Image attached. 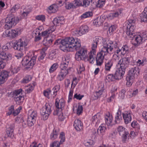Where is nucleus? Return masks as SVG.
<instances>
[{"instance_id": "54", "label": "nucleus", "mask_w": 147, "mask_h": 147, "mask_svg": "<svg viewBox=\"0 0 147 147\" xmlns=\"http://www.w3.org/2000/svg\"><path fill=\"white\" fill-rule=\"evenodd\" d=\"M135 132L134 131L131 132L129 136L131 138H133L138 135V133L139 131H137V130H135Z\"/></svg>"}, {"instance_id": "18", "label": "nucleus", "mask_w": 147, "mask_h": 147, "mask_svg": "<svg viewBox=\"0 0 147 147\" xmlns=\"http://www.w3.org/2000/svg\"><path fill=\"white\" fill-rule=\"evenodd\" d=\"M123 115L124 122L126 124H128L130 122L131 119V113L129 112L123 113Z\"/></svg>"}, {"instance_id": "4", "label": "nucleus", "mask_w": 147, "mask_h": 147, "mask_svg": "<svg viewBox=\"0 0 147 147\" xmlns=\"http://www.w3.org/2000/svg\"><path fill=\"white\" fill-rule=\"evenodd\" d=\"M19 20L18 17H15L12 14L8 15L5 20V22L7 24L4 26L5 28L7 30L15 26Z\"/></svg>"}, {"instance_id": "19", "label": "nucleus", "mask_w": 147, "mask_h": 147, "mask_svg": "<svg viewBox=\"0 0 147 147\" xmlns=\"http://www.w3.org/2000/svg\"><path fill=\"white\" fill-rule=\"evenodd\" d=\"M139 72L138 68V67H135L129 70L128 74L135 77V76H137L139 74Z\"/></svg>"}, {"instance_id": "58", "label": "nucleus", "mask_w": 147, "mask_h": 147, "mask_svg": "<svg viewBox=\"0 0 147 147\" xmlns=\"http://www.w3.org/2000/svg\"><path fill=\"white\" fill-rule=\"evenodd\" d=\"M65 7L67 9H69L71 8H74V7H75L76 6L75 5H74L73 3H69L67 4H66Z\"/></svg>"}, {"instance_id": "28", "label": "nucleus", "mask_w": 147, "mask_h": 147, "mask_svg": "<svg viewBox=\"0 0 147 147\" xmlns=\"http://www.w3.org/2000/svg\"><path fill=\"white\" fill-rule=\"evenodd\" d=\"M119 12L120 13H119L117 12L113 13H110L107 16V18L109 20H112L115 18L117 17L121 13V11H120Z\"/></svg>"}, {"instance_id": "10", "label": "nucleus", "mask_w": 147, "mask_h": 147, "mask_svg": "<svg viewBox=\"0 0 147 147\" xmlns=\"http://www.w3.org/2000/svg\"><path fill=\"white\" fill-rule=\"evenodd\" d=\"M136 26L135 25L129 24L127 26L126 34L129 38H132L131 39L133 40V38L135 37V30Z\"/></svg>"}, {"instance_id": "52", "label": "nucleus", "mask_w": 147, "mask_h": 147, "mask_svg": "<svg viewBox=\"0 0 147 147\" xmlns=\"http://www.w3.org/2000/svg\"><path fill=\"white\" fill-rule=\"evenodd\" d=\"M50 34V32L47 30L42 32V36L45 37L46 38L48 37Z\"/></svg>"}, {"instance_id": "7", "label": "nucleus", "mask_w": 147, "mask_h": 147, "mask_svg": "<svg viewBox=\"0 0 147 147\" xmlns=\"http://www.w3.org/2000/svg\"><path fill=\"white\" fill-rule=\"evenodd\" d=\"M55 105L57 108L54 110L53 114L54 115H58L65 106V103L63 99L59 100L57 98L56 100Z\"/></svg>"}, {"instance_id": "49", "label": "nucleus", "mask_w": 147, "mask_h": 147, "mask_svg": "<svg viewBox=\"0 0 147 147\" xmlns=\"http://www.w3.org/2000/svg\"><path fill=\"white\" fill-rule=\"evenodd\" d=\"M84 143L86 146L88 147H90L93 144V141L92 140H90L88 141H84Z\"/></svg>"}, {"instance_id": "44", "label": "nucleus", "mask_w": 147, "mask_h": 147, "mask_svg": "<svg viewBox=\"0 0 147 147\" xmlns=\"http://www.w3.org/2000/svg\"><path fill=\"white\" fill-rule=\"evenodd\" d=\"M83 1V0H75L74 4L76 7L82 6Z\"/></svg>"}, {"instance_id": "48", "label": "nucleus", "mask_w": 147, "mask_h": 147, "mask_svg": "<svg viewBox=\"0 0 147 147\" xmlns=\"http://www.w3.org/2000/svg\"><path fill=\"white\" fill-rule=\"evenodd\" d=\"M41 114L42 115V118L44 120H47L50 114L47 113V112L44 113V112L41 111Z\"/></svg>"}, {"instance_id": "43", "label": "nucleus", "mask_w": 147, "mask_h": 147, "mask_svg": "<svg viewBox=\"0 0 147 147\" xmlns=\"http://www.w3.org/2000/svg\"><path fill=\"white\" fill-rule=\"evenodd\" d=\"M49 9L50 10L52 11L53 12H55L58 9L57 6L56 5H51Z\"/></svg>"}, {"instance_id": "32", "label": "nucleus", "mask_w": 147, "mask_h": 147, "mask_svg": "<svg viewBox=\"0 0 147 147\" xmlns=\"http://www.w3.org/2000/svg\"><path fill=\"white\" fill-rule=\"evenodd\" d=\"M112 116H110L109 114V116L106 115L105 117L106 124L108 125H110L112 122Z\"/></svg>"}, {"instance_id": "14", "label": "nucleus", "mask_w": 147, "mask_h": 147, "mask_svg": "<svg viewBox=\"0 0 147 147\" xmlns=\"http://www.w3.org/2000/svg\"><path fill=\"white\" fill-rule=\"evenodd\" d=\"M128 50L129 48L126 45L122 47L121 49L117 50L116 52L117 54H114L113 55V57H115V59H117L118 58L119 55L118 53L119 52H121V54L123 55H124L125 53L126 52L128 51Z\"/></svg>"}, {"instance_id": "35", "label": "nucleus", "mask_w": 147, "mask_h": 147, "mask_svg": "<svg viewBox=\"0 0 147 147\" xmlns=\"http://www.w3.org/2000/svg\"><path fill=\"white\" fill-rule=\"evenodd\" d=\"M96 53H93L92 51H91L89 53V56L87 60L90 63H93V61L94 60V56L95 55Z\"/></svg>"}, {"instance_id": "47", "label": "nucleus", "mask_w": 147, "mask_h": 147, "mask_svg": "<svg viewBox=\"0 0 147 147\" xmlns=\"http://www.w3.org/2000/svg\"><path fill=\"white\" fill-rule=\"evenodd\" d=\"M90 1L92 3V0H83L82 6L85 7L88 6L90 4Z\"/></svg>"}, {"instance_id": "8", "label": "nucleus", "mask_w": 147, "mask_h": 147, "mask_svg": "<svg viewBox=\"0 0 147 147\" xmlns=\"http://www.w3.org/2000/svg\"><path fill=\"white\" fill-rule=\"evenodd\" d=\"M27 45V43L23 40L20 39L15 42L13 48L15 50L21 51L22 50L23 47Z\"/></svg>"}, {"instance_id": "55", "label": "nucleus", "mask_w": 147, "mask_h": 147, "mask_svg": "<svg viewBox=\"0 0 147 147\" xmlns=\"http://www.w3.org/2000/svg\"><path fill=\"white\" fill-rule=\"evenodd\" d=\"M84 96L83 95H81L80 94H78L76 93L74 96V98H76L77 99L80 100Z\"/></svg>"}, {"instance_id": "26", "label": "nucleus", "mask_w": 147, "mask_h": 147, "mask_svg": "<svg viewBox=\"0 0 147 147\" xmlns=\"http://www.w3.org/2000/svg\"><path fill=\"white\" fill-rule=\"evenodd\" d=\"M68 74L66 70H62L61 71L57 76V79L60 81H61Z\"/></svg>"}, {"instance_id": "39", "label": "nucleus", "mask_w": 147, "mask_h": 147, "mask_svg": "<svg viewBox=\"0 0 147 147\" xmlns=\"http://www.w3.org/2000/svg\"><path fill=\"white\" fill-rule=\"evenodd\" d=\"M131 126L133 128H135V130H137V131H139L140 128L139 125L136 121H134L132 122Z\"/></svg>"}, {"instance_id": "9", "label": "nucleus", "mask_w": 147, "mask_h": 147, "mask_svg": "<svg viewBox=\"0 0 147 147\" xmlns=\"http://www.w3.org/2000/svg\"><path fill=\"white\" fill-rule=\"evenodd\" d=\"M136 26L135 25L129 24L127 26L126 34L129 38H132L131 39L133 40V38L135 37V30Z\"/></svg>"}, {"instance_id": "64", "label": "nucleus", "mask_w": 147, "mask_h": 147, "mask_svg": "<svg viewBox=\"0 0 147 147\" xmlns=\"http://www.w3.org/2000/svg\"><path fill=\"white\" fill-rule=\"evenodd\" d=\"M113 79L114 75L113 74L109 75L106 78V79L109 81H113Z\"/></svg>"}, {"instance_id": "24", "label": "nucleus", "mask_w": 147, "mask_h": 147, "mask_svg": "<svg viewBox=\"0 0 147 147\" xmlns=\"http://www.w3.org/2000/svg\"><path fill=\"white\" fill-rule=\"evenodd\" d=\"M67 63L65 62H64V63H61L60 64V67L61 69V71L62 70H66L67 72V73H68L67 67L69 60L67 59Z\"/></svg>"}, {"instance_id": "45", "label": "nucleus", "mask_w": 147, "mask_h": 147, "mask_svg": "<svg viewBox=\"0 0 147 147\" xmlns=\"http://www.w3.org/2000/svg\"><path fill=\"white\" fill-rule=\"evenodd\" d=\"M58 134V133L56 131V130L53 131L51 135V139L52 140H54L56 139Z\"/></svg>"}, {"instance_id": "36", "label": "nucleus", "mask_w": 147, "mask_h": 147, "mask_svg": "<svg viewBox=\"0 0 147 147\" xmlns=\"http://www.w3.org/2000/svg\"><path fill=\"white\" fill-rule=\"evenodd\" d=\"M76 59L78 61H79L81 60H85L86 57H84L80 53H79L77 51L75 55V57Z\"/></svg>"}, {"instance_id": "1", "label": "nucleus", "mask_w": 147, "mask_h": 147, "mask_svg": "<svg viewBox=\"0 0 147 147\" xmlns=\"http://www.w3.org/2000/svg\"><path fill=\"white\" fill-rule=\"evenodd\" d=\"M117 44L107 40L103 42V47L100 51L97 54L96 60L97 65L100 66L103 62L104 56L108 53L111 54L115 52L114 49L117 47Z\"/></svg>"}, {"instance_id": "17", "label": "nucleus", "mask_w": 147, "mask_h": 147, "mask_svg": "<svg viewBox=\"0 0 147 147\" xmlns=\"http://www.w3.org/2000/svg\"><path fill=\"white\" fill-rule=\"evenodd\" d=\"M14 127V124L12 123L10 125L9 127L7 128L6 133L8 136L11 138L14 137L13 128Z\"/></svg>"}, {"instance_id": "60", "label": "nucleus", "mask_w": 147, "mask_h": 147, "mask_svg": "<svg viewBox=\"0 0 147 147\" xmlns=\"http://www.w3.org/2000/svg\"><path fill=\"white\" fill-rule=\"evenodd\" d=\"M45 40L46 41V45L49 46L52 43L53 41V40H52L51 39H49L48 38H46L45 39L44 42L45 41Z\"/></svg>"}, {"instance_id": "16", "label": "nucleus", "mask_w": 147, "mask_h": 147, "mask_svg": "<svg viewBox=\"0 0 147 147\" xmlns=\"http://www.w3.org/2000/svg\"><path fill=\"white\" fill-rule=\"evenodd\" d=\"M74 126L77 131H80L83 130V124L80 120H75L74 121Z\"/></svg>"}, {"instance_id": "62", "label": "nucleus", "mask_w": 147, "mask_h": 147, "mask_svg": "<svg viewBox=\"0 0 147 147\" xmlns=\"http://www.w3.org/2000/svg\"><path fill=\"white\" fill-rule=\"evenodd\" d=\"M83 110V108L82 106L79 105L77 109V114L80 115L82 113Z\"/></svg>"}, {"instance_id": "22", "label": "nucleus", "mask_w": 147, "mask_h": 147, "mask_svg": "<svg viewBox=\"0 0 147 147\" xmlns=\"http://www.w3.org/2000/svg\"><path fill=\"white\" fill-rule=\"evenodd\" d=\"M134 78V77L133 76L128 74L126 77V80L127 81L126 85L128 86H131L133 82Z\"/></svg>"}, {"instance_id": "46", "label": "nucleus", "mask_w": 147, "mask_h": 147, "mask_svg": "<svg viewBox=\"0 0 147 147\" xmlns=\"http://www.w3.org/2000/svg\"><path fill=\"white\" fill-rule=\"evenodd\" d=\"M36 19L38 20L43 22L45 21V18L44 15H40L37 16L36 17Z\"/></svg>"}, {"instance_id": "34", "label": "nucleus", "mask_w": 147, "mask_h": 147, "mask_svg": "<svg viewBox=\"0 0 147 147\" xmlns=\"http://www.w3.org/2000/svg\"><path fill=\"white\" fill-rule=\"evenodd\" d=\"M121 112L119 111H118L117 113V115L115 117V121L116 123H119L120 121L122 120V117L121 116Z\"/></svg>"}, {"instance_id": "29", "label": "nucleus", "mask_w": 147, "mask_h": 147, "mask_svg": "<svg viewBox=\"0 0 147 147\" xmlns=\"http://www.w3.org/2000/svg\"><path fill=\"white\" fill-rule=\"evenodd\" d=\"M42 111L50 114L51 111L50 106L49 104H46L45 106L42 108Z\"/></svg>"}, {"instance_id": "2", "label": "nucleus", "mask_w": 147, "mask_h": 147, "mask_svg": "<svg viewBox=\"0 0 147 147\" xmlns=\"http://www.w3.org/2000/svg\"><path fill=\"white\" fill-rule=\"evenodd\" d=\"M130 59L128 57H125L121 59L117 65L118 68L115 72L113 73L114 78L116 80L121 79L124 75L126 68L128 67Z\"/></svg>"}, {"instance_id": "37", "label": "nucleus", "mask_w": 147, "mask_h": 147, "mask_svg": "<svg viewBox=\"0 0 147 147\" xmlns=\"http://www.w3.org/2000/svg\"><path fill=\"white\" fill-rule=\"evenodd\" d=\"M59 47L60 49L63 51H67L70 49L69 47H68L67 45L65 44H64L63 41L62 42V43L60 46Z\"/></svg>"}, {"instance_id": "33", "label": "nucleus", "mask_w": 147, "mask_h": 147, "mask_svg": "<svg viewBox=\"0 0 147 147\" xmlns=\"http://www.w3.org/2000/svg\"><path fill=\"white\" fill-rule=\"evenodd\" d=\"M106 129V127L100 126L97 130V133L99 135H103Z\"/></svg>"}, {"instance_id": "61", "label": "nucleus", "mask_w": 147, "mask_h": 147, "mask_svg": "<svg viewBox=\"0 0 147 147\" xmlns=\"http://www.w3.org/2000/svg\"><path fill=\"white\" fill-rule=\"evenodd\" d=\"M14 107L13 106H11L9 108V112L7 113V115H9L12 113L13 114V111H14Z\"/></svg>"}, {"instance_id": "42", "label": "nucleus", "mask_w": 147, "mask_h": 147, "mask_svg": "<svg viewBox=\"0 0 147 147\" xmlns=\"http://www.w3.org/2000/svg\"><path fill=\"white\" fill-rule=\"evenodd\" d=\"M19 70V68L13 66H11L10 68V71L11 73L13 74L17 73Z\"/></svg>"}, {"instance_id": "53", "label": "nucleus", "mask_w": 147, "mask_h": 147, "mask_svg": "<svg viewBox=\"0 0 147 147\" xmlns=\"http://www.w3.org/2000/svg\"><path fill=\"white\" fill-rule=\"evenodd\" d=\"M22 91V89H20L18 90H16L14 91L13 93V97H14L15 96H19L20 95V94L21 93Z\"/></svg>"}, {"instance_id": "3", "label": "nucleus", "mask_w": 147, "mask_h": 147, "mask_svg": "<svg viewBox=\"0 0 147 147\" xmlns=\"http://www.w3.org/2000/svg\"><path fill=\"white\" fill-rule=\"evenodd\" d=\"M64 44L67 45L69 48L78 50L81 46L80 42L78 38L74 39L73 37H69L62 40Z\"/></svg>"}, {"instance_id": "41", "label": "nucleus", "mask_w": 147, "mask_h": 147, "mask_svg": "<svg viewBox=\"0 0 147 147\" xmlns=\"http://www.w3.org/2000/svg\"><path fill=\"white\" fill-rule=\"evenodd\" d=\"M92 16V12H88L84 13L81 16V19L85 18L90 17Z\"/></svg>"}, {"instance_id": "23", "label": "nucleus", "mask_w": 147, "mask_h": 147, "mask_svg": "<svg viewBox=\"0 0 147 147\" xmlns=\"http://www.w3.org/2000/svg\"><path fill=\"white\" fill-rule=\"evenodd\" d=\"M141 21L147 22V7H146L144 11L141 14Z\"/></svg>"}, {"instance_id": "50", "label": "nucleus", "mask_w": 147, "mask_h": 147, "mask_svg": "<svg viewBox=\"0 0 147 147\" xmlns=\"http://www.w3.org/2000/svg\"><path fill=\"white\" fill-rule=\"evenodd\" d=\"M32 79L31 77L30 76H26L23 80L22 82L23 83H26L30 81Z\"/></svg>"}, {"instance_id": "13", "label": "nucleus", "mask_w": 147, "mask_h": 147, "mask_svg": "<svg viewBox=\"0 0 147 147\" xmlns=\"http://www.w3.org/2000/svg\"><path fill=\"white\" fill-rule=\"evenodd\" d=\"M8 76V73L7 71L3 70L1 72L0 74V85L5 83Z\"/></svg>"}, {"instance_id": "12", "label": "nucleus", "mask_w": 147, "mask_h": 147, "mask_svg": "<svg viewBox=\"0 0 147 147\" xmlns=\"http://www.w3.org/2000/svg\"><path fill=\"white\" fill-rule=\"evenodd\" d=\"M59 138L61 139L59 142L57 141L53 142L50 144V147H60V145L64 142L65 140L64 133L61 132V133Z\"/></svg>"}, {"instance_id": "6", "label": "nucleus", "mask_w": 147, "mask_h": 147, "mask_svg": "<svg viewBox=\"0 0 147 147\" xmlns=\"http://www.w3.org/2000/svg\"><path fill=\"white\" fill-rule=\"evenodd\" d=\"M11 55L8 53L4 52L2 48L0 43V69L3 68L5 66V63L2 60H8L11 58Z\"/></svg>"}, {"instance_id": "15", "label": "nucleus", "mask_w": 147, "mask_h": 147, "mask_svg": "<svg viewBox=\"0 0 147 147\" xmlns=\"http://www.w3.org/2000/svg\"><path fill=\"white\" fill-rule=\"evenodd\" d=\"M88 27L86 26H81L78 30H76L75 34L80 35L84 34L88 32Z\"/></svg>"}, {"instance_id": "11", "label": "nucleus", "mask_w": 147, "mask_h": 147, "mask_svg": "<svg viewBox=\"0 0 147 147\" xmlns=\"http://www.w3.org/2000/svg\"><path fill=\"white\" fill-rule=\"evenodd\" d=\"M5 33L7 36L13 38L17 36L18 34L20 33V30L18 28L11 30L10 31H6Z\"/></svg>"}, {"instance_id": "51", "label": "nucleus", "mask_w": 147, "mask_h": 147, "mask_svg": "<svg viewBox=\"0 0 147 147\" xmlns=\"http://www.w3.org/2000/svg\"><path fill=\"white\" fill-rule=\"evenodd\" d=\"M20 6L19 5H16L15 7H13L10 10V11L11 13L14 12L20 8Z\"/></svg>"}, {"instance_id": "40", "label": "nucleus", "mask_w": 147, "mask_h": 147, "mask_svg": "<svg viewBox=\"0 0 147 147\" xmlns=\"http://www.w3.org/2000/svg\"><path fill=\"white\" fill-rule=\"evenodd\" d=\"M104 19L105 18L103 16L102 17V18L101 17L100 18H97V19L94 20L96 25L98 26L100 25L103 22Z\"/></svg>"}, {"instance_id": "25", "label": "nucleus", "mask_w": 147, "mask_h": 147, "mask_svg": "<svg viewBox=\"0 0 147 147\" xmlns=\"http://www.w3.org/2000/svg\"><path fill=\"white\" fill-rule=\"evenodd\" d=\"M101 114L100 113H98L92 117V121L93 123L98 124L100 122V118Z\"/></svg>"}, {"instance_id": "21", "label": "nucleus", "mask_w": 147, "mask_h": 147, "mask_svg": "<svg viewBox=\"0 0 147 147\" xmlns=\"http://www.w3.org/2000/svg\"><path fill=\"white\" fill-rule=\"evenodd\" d=\"M99 39L98 38H94L93 39V42L92 45L91 51H92L93 53H96V50L97 47L98 43L99 42Z\"/></svg>"}, {"instance_id": "59", "label": "nucleus", "mask_w": 147, "mask_h": 147, "mask_svg": "<svg viewBox=\"0 0 147 147\" xmlns=\"http://www.w3.org/2000/svg\"><path fill=\"white\" fill-rule=\"evenodd\" d=\"M141 36H142V39L144 42L147 39V32H143L142 34H141Z\"/></svg>"}, {"instance_id": "57", "label": "nucleus", "mask_w": 147, "mask_h": 147, "mask_svg": "<svg viewBox=\"0 0 147 147\" xmlns=\"http://www.w3.org/2000/svg\"><path fill=\"white\" fill-rule=\"evenodd\" d=\"M56 63H54L51 67L49 69V72L50 73L53 72L57 68Z\"/></svg>"}, {"instance_id": "63", "label": "nucleus", "mask_w": 147, "mask_h": 147, "mask_svg": "<svg viewBox=\"0 0 147 147\" xmlns=\"http://www.w3.org/2000/svg\"><path fill=\"white\" fill-rule=\"evenodd\" d=\"M37 116V115L36 114V113L34 111H33L32 112L31 115L30 116H29L28 117H30L32 119H35V120H36Z\"/></svg>"}, {"instance_id": "38", "label": "nucleus", "mask_w": 147, "mask_h": 147, "mask_svg": "<svg viewBox=\"0 0 147 147\" xmlns=\"http://www.w3.org/2000/svg\"><path fill=\"white\" fill-rule=\"evenodd\" d=\"M35 119H32L30 117H28L27 119L28 124V126L31 127L34 125V123L35 122Z\"/></svg>"}, {"instance_id": "31", "label": "nucleus", "mask_w": 147, "mask_h": 147, "mask_svg": "<svg viewBox=\"0 0 147 147\" xmlns=\"http://www.w3.org/2000/svg\"><path fill=\"white\" fill-rule=\"evenodd\" d=\"M14 98V100L16 102V103L18 104H20L24 100V97L21 95L19 96H15L13 97Z\"/></svg>"}, {"instance_id": "5", "label": "nucleus", "mask_w": 147, "mask_h": 147, "mask_svg": "<svg viewBox=\"0 0 147 147\" xmlns=\"http://www.w3.org/2000/svg\"><path fill=\"white\" fill-rule=\"evenodd\" d=\"M36 57H32L26 56L23 59L22 61L23 66H26L27 68H32L36 63Z\"/></svg>"}, {"instance_id": "20", "label": "nucleus", "mask_w": 147, "mask_h": 147, "mask_svg": "<svg viewBox=\"0 0 147 147\" xmlns=\"http://www.w3.org/2000/svg\"><path fill=\"white\" fill-rule=\"evenodd\" d=\"M134 39V40L136 42L133 44L135 46L138 45L144 42L142 36L140 35L136 36L135 35V37H133V40Z\"/></svg>"}, {"instance_id": "27", "label": "nucleus", "mask_w": 147, "mask_h": 147, "mask_svg": "<svg viewBox=\"0 0 147 147\" xmlns=\"http://www.w3.org/2000/svg\"><path fill=\"white\" fill-rule=\"evenodd\" d=\"M113 65V62L111 61H109L105 63V70L107 71H109Z\"/></svg>"}, {"instance_id": "30", "label": "nucleus", "mask_w": 147, "mask_h": 147, "mask_svg": "<svg viewBox=\"0 0 147 147\" xmlns=\"http://www.w3.org/2000/svg\"><path fill=\"white\" fill-rule=\"evenodd\" d=\"M76 50L77 51V50ZM78 50V53L81 54L82 56L87 58L86 55H87V50L86 49L81 48L80 46V48L78 50Z\"/></svg>"}, {"instance_id": "56", "label": "nucleus", "mask_w": 147, "mask_h": 147, "mask_svg": "<svg viewBox=\"0 0 147 147\" xmlns=\"http://www.w3.org/2000/svg\"><path fill=\"white\" fill-rule=\"evenodd\" d=\"M29 147H42V145L40 144L37 145L36 143L34 142L32 143Z\"/></svg>"}]
</instances>
